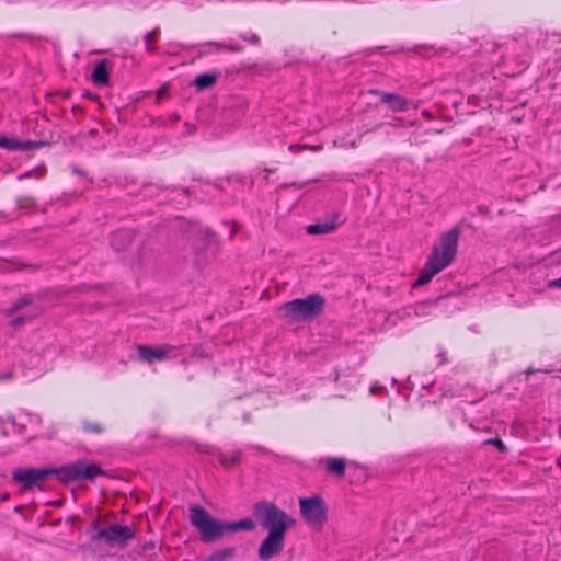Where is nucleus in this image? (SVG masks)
<instances>
[{"label": "nucleus", "instance_id": "nucleus-1", "mask_svg": "<svg viewBox=\"0 0 561 561\" xmlns=\"http://www.w3.org/2000/svg\"><path fill=\"white\" fill-rule=\"evenodd\" d=\"M104 474V470L99 465L79 459L57 468H19L14 470L13 479L23 484V490H30L51 476L60 483L70 484L82 480L93 481L96 477Z\"/></svg>", "mask_w": 561, "mask_h": 561}, {"label": "nucleus", "instance_id": "nucleus-2", "mask_svg": "<svg viewBox=\"0 0 561 561\" xmlns=\"http://www.w3.org/2000/svg\"><path fill=\"white\" fill-rule=\"evenodd\" d=\"M188 511L191 525L198 531L201 540L205 543L216 542L231 533L253 530L256 526L250 517L237 522L216 519L198 504L191 505Z\"/></svg>", "mask_w": 561, "mask_h": 561}, {"label": "nucleus", "instance_id": "nucleus-3", "mask_svg": "<svg viewBox=\"0 0 561 561\" xmlns=\"http://www.w3.org/2000/svg\"><path fill=\"white\" fill-rule=\"evenodd\" d=\"M459 234L460 230L458 227H454L442 234L439 243L433 247L432 253L424 267L420 271L413 287H420L430 283L436 274L453 263L457 253Z\"/></svg>", "mask_w": 561, "mask_h": 561}, {"label": "nucleus", "instance_id": "nucleus-4", "mask_svg": "<svg viewBox=\"0 0 561 561\" xmlns=\"http://www.w3.org/2000/svg\"><path fill=\"white\" fill-rule=\"evenodd\" d=\"M325 308V299L320 294H310L280 305L277 317L287 324L311 322L321 316Z\"/></svg>", "mask_w": 561, "mask_h": 561}, {"label": "nucleus", "instance_id": "nucleus-5", "mask_svg": "<svg viewBox=\"0 0 561 561\" xmlns=\"http://www.w3.org/2000/svg\"><path fill=\"white\" fill-rule=\"evenodd\" d=\"M255 514L260 516L261 525L268 533L285 534L295 520L283 510L271 502H260L255 505Z\"/></svg>", "mask_w": 561, "mask_h": 561}, {"label": "nucleus", "instance_id": "nucleus-6", "mask_svg": "<svg viewBox=\"0 0 561 561\" xmlns=\"http://www.w3.org/2000/svg\"><path fill=\"white\" fill-rule=\"evenodd\" d=\"M300 513L305 520L313 526H322L328 518L324 500L319 496L299 499Z\"/></svg>", "mask_w": 561, "mask_h": 561}, {"label": "nucleus", "instance_id": "nucleus-7", "mask_svg": "<svg viewBox=\"0 0 561 561\" xmlns=\"http://www.w3.org/2000/svg\"><path fill=\"white\" fill-rule=\"evenodd\" d=\"M96 538L103 539L108 546H124L129 539L134 538V530L128 526L115 524L100 529Z\"/></svg>", "mask_w": 561, "mask_h": 561}, {"label": "nucleus", "instance_id": "nucleus-8", "mask_svg": "<svg viewBox=\"0 0 561 561\" xmlns=\"http://www.w3.org/2000/svg\"><path fill=\"white\" fill-rule=\"evenodd\" d=\"M285 546V534L268 533L259 548V558L267 561L279 554Z\"/></svg>", "mask_w": 561, "mask_h": 561}, {"label": "nucleus", "instance_id": "nucleus-9", "mask_svg": "<svg viewBox=\"0 0 561 561\" xmlns=\"http://www.w3.org/2000/svg\"><path fill=\"white\" fill-rule=\"evenodd\" d=\"M49 146L48 141L44 140H20L15 137H8L0 134V148L8 151H30Z\"/></svg>", "mask_w": 561, "mask_h": 561}, {"label": "nucleus", "instance_id": "nucleus-10", "mask_svg": "<svg viewBox=\"0 0 561 561\" xmlns=\"http://www.w3.org/2000/svg\"><path fill=\"white\" fill-rule=\"evenodd\" d=\"M172 350H174V347L171 345H163L158 350L151 348L147 345H137L139 358L149 364L154 360H163Z\"/></svg>", "mask_w": 561, "mask_h": 561}, {"label": "nucleus", "instance_id": "nucleus-11", "mask_svg": "<svg viewBox=\"0 0 561 561\" xmlns=\"http://www.w3.org/2000/svg\"><path fill=\"white\" fill-rule=\"evenodd\" d=\"M110 79V71L107 67V61L105 59L98 61L95 65L91 80L95 85H106Z\"/></svg>", "mask_w": 561, "mask_h": 561}, {"label": "nucleus", "instance_id": "nucleus-12", "mask_svg": "<svg viewBox=\"0 0 561 561\" xmlns=\"http://www.w3.org/2000/svg\"><path fill=\"white\" fill-rule=\"evenodd\" d=\"M336 218L337 216H334L330 220H325L323 222H317L313 225H309L306 229L308 234H327L332 232L336 228Z\"/></svg>", "mask_w": 561, "mask_h": 561}, {"label": "nucleus", "instance_id": "nucleus-13", "mask_svg": "<svg viewBox=\"0 0 561 561\" xmlns=\"http://www.w3.org/2000/svg\"><path fill=\"white\" fill-rule=\"evenodd\" d=\"M410 101L398 93H392L388 107L392 112H405L409 110Z\"/></svg>", "mask_w": 561, "mask_h": 561}, {"label": "nucleus", "instance_id": "nucleus-14", "mask_svg": "<svg viewBox=\"0 0 561 561\" xmlns=\"http://www.w3.org/2000/svg\"><path fill=\"white\" fill-rule=\"evenodd\" d=\"M131 242V238L129 232L127 231H116L112 234L111 244L116 251H121L127 244Z\"/></svg>", "mask_w": 561, "mask_h": 561}, {"label": "nucleus", "instance_id": "nucleus-15", "mask_svg": "<svg viewBox=\"0 0 561 561\" xmlns=\"http://www.w3.org/2000/svg\"><path fill=\"white\" fill-rule=\"evenodd\" d=\"M237 554L234 547H227L224 549L216 550L205 561H230Z\"/></svg>", "mask_w": 561, "mask_h": 561}, {"label": "nucleus", "instance_id": "nucleus-16", "mask_svg": "<svg viewBox=\"0 0 561 561\" xmlns=\"http://www.w3.org/2000/svg\"><path fill=\"white\" fill-rule=\"evenodd\" d=\"M216 81H217L216 75L202 73L195 78L194 84L197 88V90L203 91V90L211 88L216 83Z\"/></svg>", "mask_w": 561, "mask_h": 561}, {"label": "nucleus", "instance_id": "nucleus-17", "mask_svg": "<svg viewBox=\"0 0 561 561\" xmlns=\"http://www.w3.org/2000/svg\"><path fill=\"white\" fill-rule=\"evenodd\" d=\"M327 469L328 472L342 478L345 474V461L342 458H329Z\"/></svg>", "mask_w": 561, "mask_h": 561}, {"label": "nucleus", "instance_id": "nucleus-18", "mask_svg": "<svg viewBox=\"0 0 561 561\" xmlns=\"http://www.w3.org/2000/svg\"><path fill=\"white\" fill-rule=\"evenodd\" d=\"M241 453L239 450H232L226 454L219 455V462L225 468H231L240 462Z\"/></svg>", "mask_w": 561, "mask_h": 561}, {"label": "nucleus", "instance_id": "nucleus-19", "mask_svg": "<svg viewBox=\"0 0 561 561\" xmlns=\"http://www.w3.org/2000/svg\"><path fill=\"white\" fill-rule=\"evenodd\" d=\"M160 36V28H154L148 33L145 34L144 39L146 43V50L149 54H153L158 50L157 46L154 45V42Z\"/></svg>", "mask_w": 561, "mask_h": 561}, {"label": "nucleus", "instance_id": "nucleus-20", "mask_svg": "<svg viewBox=\"0 0 561 561\" xmlns=\"http://www.w3.org/2000/svg\"><path fill=\"white\" fill-rule=\"evenodd\" d=\"M33 299L30 295H24L21 298H19L16 301L12 304L10 309L8 310V314L12 316L20 311L21 309L30 306L32 304Z\"/></svg>", "mask_w": 561, "mask_h": 561}, {"label": "nucleus", "instance_id": "nucleus-21", "mask_svg": "<svg viewBox=\"0 0 561 561\" xmlns=\"http://www.w3.org/2000/svg\"><path fill=\"white\" fill-rule=\"evenodd\" d=\"M82 428L84 432L91 434H102L105 431V426L102 423L89 420L82 421Z\"/></svg>", "mask_w": 561, "mask_h": 561}, {"label": "nucleus", "instance_id": "nucleus-22", "mask_svg": "<svg viewBox=\"0 0 561 561\" xmlns=\"http://www.w3.org/2000/svg\"><path fill=\"white\" fill-rule=\"evenodd\" d=\"M306 149L319 151L322 149V146H309V145H299V144H294V145L289 146V151L293 153H297V152H299L301 150H306Z\"/></svg>", "mask_w": 561, "mask_h": 561}, {"label": "nucleus", "instance_id": "nucleus-23", "mask_svg": "<svg viewBox=\"0 0 561 561\" xmlns=\"http://www.w3.org/2000/svg\"><path fill=\"white\" fill-rule=\"evenodd\" d=\"M369 94H373V95H377L380 98V102L382 104H386L388 105V102L390 101V98H391V92H385V91H381V90H378V89H370L368 91Z\"/></svg>", "mask_w": 561, "mask_h": 561}, {"label": "nucleus", "instance_id": "nucleus-24", "mask_svg": "<svg viewBox=\"0 0 561 561\" xmlns=\"http://www.w3.org/2000/svg\"><path fill=\"white\" fill-rule=\"evenodd\" d=\"M240 37L243 41H245V42H248V43H250L252 45H257L260 43V41H261L260 36L257 34H251V35L240 34Z\"/></svg>", "mask_w": 561, "mask_h": 561}, {"label": "nucleus", "instance_id": "nucleus-25", "mask_svg": "<svg viewBox=\"0 0 561 561\" xmlns=\"http://www.w3.org/2000/svg\"><path fill=\"white\" fill-rule=\"evenodd\" d=\"M485 443L494 445L500 451H506L507 450L505 444L500 438H490Z\"/></svg>", "mask_w": 561, "mask_h": 561}, {"label": "nucleus", "instance_id": "nucleus-26", "mask_svg": "<svg viewBox=\"0 0 561 561\" xmlns=\"http://www.w3.org/2000/svg\"><path fill=\"white\" fill-rule=\"evenodd\" d=\"M428 304H431V302H430V301H426V302L419 304V305L416 306V310H415V312H416L417 314H420V313H424V310H423V309H424Z\"/></svg>", "mask_w": 561, "mask_h": 561}, {"label": "nucleus", "instance_id": "nucleus-27", "mask_svg": "<svg viewBox=\"0 0 561 561\" xmlns=\"http://www.w3.org/2000/svg\"><path fill=\"white\" fill-rule=\"evenodd\" d=\"M439 358H440V364H446L448 362V358H447V353L446 351L442 350L438 354Z\"/></svg>", "mask_w": 561, "mask_h": 561}, {"label": "nucleus", "instance_id": "nucleus-28", "mask_svg": "<svg viewBox=\"0 0 561 561\" xmlns=\"http://www.w3.org/2000/svg\"><path fill=\"white\" fill-rule=\"evenodd\" d=\"M33 174V171H26L18 176V180L22 181L25 179H30Z\"/></svg>", "mask_w": 561, "mask_h": 561}, {"label": "nucleus", "instance_id": "nucleus-29", "mask_svg": "<svg viewBox=\"0 0 561 561\" xmlns=\"http://www.w3.org/2000/svg\"><path fill=\"white\" fill-rule=\"evenodd\" d=\"M550 287H554V288H561V277L560 278H557V279H553L550 282L549 284Z\"/></svg>", "mask_w": 561, "mask_h": 561}, {"label": "nucleus", "instance_id": "nucleus-30", "mask_svg": "<svg viewBox=\"0 0 561 561\" xmlns=\"http://www.w3.org/2000/svg\"><path fill=\"white\" fill-rule=\"evenodd\" d=\"M13 376V373L12 371H8V373H4V374H0V381L2 380H7V379H10L12 378Z\"/></svg>", "mask_w": 561, "mask_h": 561}, {"label": "nucleus", "instance_id": "nucleus-31", "mask_svg": "<svg viewBox=\"0 0 561 561\" xmlns=\"http://www.w3.org/2000/svg\"><path fill=\"white\" fill-rule=\"evenodd\" d=\"M403 119L402 118H394L393 122L391 123H388V125L390 126H393V127H398L402 124Z\"/></svg>", "mask_w": 561, "mask_h": 561}, {"label": "nucleus", "instance_id": "nucleus-32", "mask_svg": "<svg viewBox=\"0 0 561 561\" xmlns=\"http://www.w3.org/2000/svg\"><path fill=\"white\" fill-rule=\"evenodd\" d=\"M226 48L229 49L230 51H240L242 49V47L239 45H229V46H226Z\"/></svg>", "mask_w": 561, "mask_h": 561}, {"label": "nucleus", "instance_id": "nucleus-33", "mask_svg": "<svg viewBox=\"0 0 561 561\" xmlns=\"http://www.w3.org/2000/svg\"><path fill=\"white\" fill-rule=\"evenodd\" d=\"M83 112V108L80 105H73L72 106V113L75 115L81 114Z\"/></svg>", "mask_w": 561, "mask_h": 561}, {"label": "nucleus", "instance_id": "nucleus-34", "mask_svg": "<svg viewBox=\"0 0 561 561\" xmlns=\"http://www.w3.org/2000/svg\"><path fill=\"white\" fill-rule=\"evenodd\" d=\"M99 134L98 129H90L87 134V137L93 138Z\"/></svg>", "mask_w": 561, "mask_h": 561}, {"label": "nucleus", "instance_id": "nucleus-35", "mask_svg": "<svg viewBox=\"0 0 561 561\" xmlns=\"http://www.w3.org/2000/svg\"><path fill=\"white\" fill-rule=\"evenodd\" d=\"M24 322V318L23 317H20V318H16L13 320V325H20Z\"/></svg>", "mask_w": 561, "mask_h": 561}, {"label": "nucleus", "instance_id": "nucleus-36", "mask_svg": "<svg viewBox=\"0 0 561 561\" xmlns=\"http://www.w3.org/2000/svg\"><path fill=\"white\" fill-rule=\"evenodd\" d=\"M9 497H10L9 493H4V494H2V495H1V502H5V501H8V500H9Z\"/></svg>", "mask_w": 561, "mask_h": 561}, {"label": "nucleus", "instance_id": "nucleus-37", "mask_svg": "<svg viewBox=\"0 0 561 561\" xmlns=\"http://www.w3.org/2000/svg\"><path fill=\"white\" fill-rule=\"evenodd\" d=\"M383 125H385L383 123H379L374 128L369 129V131H375V130L379 129L380 127H382Z\"/></svg>", "mask_w": 561, "mask_h": 561}, {"label": "nucleus", "instance_id": "nucleus-38", "mask_svg": "<svg viewBox=\"0 0 561 561\" xmlns=\"http://www.w3.org/2000/svg\"><path fill=\"white\" fill-rule=\"evenodd\" d=\"M213 240V237L211 236H207L206 239H205V243H210V241Z\"/></svg>", "mask_w": 561, "mask_h": 561}, {"label": "nucleus", "instance_id": "nucleus-39", "mask_svg": "<svg viewBox=\"0 0 561 561\" xmlns=\"http://www.w3.org/2000/svg\"><path fill=\"white\" fill-rule=\"evenodd\" d=\"M23 201H24V198H19V199H18V202H16V203H18V205H19L20 207H23V204H22V203H23Z\"/></svg>", "mask_w": 561, "mask_h": 561}, {"label": "nucleus", "instance_id": "nucleus-40", "mask_svg": "<svg viewBox=\"0 0 561 561\" xmlns=\"http://www.w3.org/2000/svg\"><path fill=\"white\" fill-rule=\"evenodd\" d=\"M22 508H23V506H16V507L14 508V511H15V512H21V511H22Z\"/></svg>", "mask_w": 561, "mask_h": 561}, {"label": "nucleus", "instance_id": "nucleus-41", "mask_svg": "<svg viewBox=\"0 0 561 561\" xmlns=\"http://www.w3.org/2000/svg\"><path fill=\"white\" fill-rule=\"evenodd\" d=\"M173 119H174V121H179V119H180V116H179V115H175V116H173Z\"/></svg>", "mask_w": 561, "mask_h": 561}, {"label": "nucleus", "instance_id": "nucleus-42", "mask_svg": "<svg viewBox=\"0 0 561 561\" xmlns=\"http://www.w3.org/2000/svg\"><path fill=\"white\" fill-rule=\"evenodd\" d=\"M163 94V91L160 90L159 93H158V96H161Z\"/></svg>", "mask_w": 561, "mask_h": 561}]
</instances>
